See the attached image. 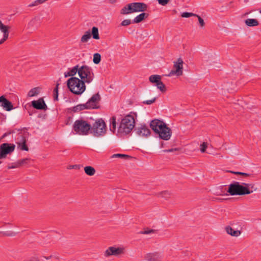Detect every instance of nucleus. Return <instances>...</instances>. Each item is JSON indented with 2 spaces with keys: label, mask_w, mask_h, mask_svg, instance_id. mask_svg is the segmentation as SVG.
Wrapping results in <instances>:
<instances>
[{
  "label": "nucleus",
  "mask_w": 261,
  "mask_h": 261,
  "mask_svg": "<svg viewBox=\"0 0 261 261\" xmlns=\"http://www.w3.org/2000/svg\"><path fill=\"white\" fill-rule=\"evenodd\" d=\"M176 150V149H170L164 150V152H172L174 150Z\"/></svg>",
  "instance_id": "48"
},
{
  "label": "nucleus",
  "mask_w": 261,
  "mask_h": 261,
  "mask_svg": "<svg viewBox=\"0 0 261 261\" xmlns=\"http://www.w3.org/2000/svg\"><path fill=\"white\" fill-rule=\"evenodd\" d=\"M19 167L18 165H17V162L13 163L11 164H9L8 166V169H14L16 168Z\"/></svg>",
  "instance_id": "42"
},
{
  "label": "nucleus",
  "mask_w": 261,
  "mask_h": 261,
  "mask_svg": "<svg viewBox=\"0 0 261 261\" xmlns=\"http://www.w3.org/2000/svg\"><path fill=\"white\" fill-rule=\"evenodd\" d=\"M16 233L13 231H6L4 233V234L7 236H14Z\"/></svg>",
  "instance_id": "46"
},
{
  "label": "nucleus",
  "mask_w": 261,
  "mask_h": 261,
  "mask_svg": "<svg viewBox=\"0 0 261 261\" xmlns=\"http://www.w3.org/2000/svg\"><path fill=\"white\" fill-rule=\"evenodd\" d=\"M146 14L145 13H142L137 16L133 20V23H139L142 21L145 18Z\"/></svg>",
  "instance_id": "29"
},
{
  "label": "nucleus",
  "mask_w": 261,
  "mask_h": 261,
  "mask_svg": "<svg viewBox=\"0 0 261 261\" xmlns=\"http://www.w3.org/2000/svg\"><path fill=\"white\" fill-rule=\"evenodd\" d=\"M165 125L166 123L158 119L152 120L150 124L151 128L156 134H157L159 130H161Z\"/></svg>",
  "instance_id": "12"
},
{
  "label": "nucleus",
  "mask_w": 261,
  "mask_h": 261,
  "mask_svg": "<svg viewBox=\"0 0 261 261\" xmlns=\"http://www.w3.org/2000/svg\"><path fill=\"white\" fill-rule=\"evenodd\" d=\"M134 13L132 3L126 5L121 10V13L122 14H128Z\"/></svg>",
  "instance_id": "21"
},
{
  "label": "nucleus",
  "mask_w": 261,
  "mask_h": 261,
  "mask_svg": "<svg viewBox=\"0 0 261 261\" xmlns=\"http://www.w3.org/2000/svg\"><path fill=\"white\" fill-rule=\"evenodd\" d=\"M157 134L159 135L160 138L164 140H168L171 138L172 132L171 130L166 124L161 130H159Z\"/></svg>",
  "instance_id": "11"
},
{
  "label": "nucleus",
  "mask_w": 261,
  "mask_h": 261,
  "mask_svg": "<svg viewBox=\"0 0 261 261\" xmlns=\"http://www.w3.org/2000/svg\"><path fill=\"white\" fill-rule=\"evenodd\" d=\"M226 232L233 237H239L241 234V231L238 230H235L230 226H227L225 227Z\"/></svg>",
  "instance_id": "19"
},
{
  "label": "nucleus",
  "mask_w": 261,
  "mask_h": 261,
  "mask_svg": "<svg viewBox=\"0 0 261 261\" xmlns=\"http://www.w3.org/2000/svg\"><path fill=\"white\" fill-rule=\"evenodd\" d=\"M76 167L75 165H71L69 167L68 169H73L75 167Z\"/></svg>",
  "instance_id": "52"
},
{
  "label": "nucleus",
  "mask_w": 261,
  "mask_h": 261,
  "mask_svg": "<svg viewBox=\"0 0 261 261\" xmlns=\"http://www.w3.org/2000/svg\"><path fill=\"white\" fill-rule=\"evenodd\" d=\"M29 261H38V259L36 257H32Z\"/></svg>",
  "instance_id": "49"
},
{
  "label": "nucleus",
  "mask_w": 261,
  "mask_h": 261,
  "mask_svg": "<svg viewBox=\"0 0 261 261\" xmlns=\"http://www.w3.org/2000/svg\"><path fill=\"white\" fill-rule=\"evenodd\" d=\"M91 38V34L89 31H87L81 37V41L83 43L87 42Z\"/></svg>",
  "instance_id": "30"
},
{
  "label": "nucleus",
  "mask_w": 261,
  "mask_h": 261,
  "mask_svg": "<svg viewBox=\"0 0 261 261\" xmlns=\"http://www.w3.org/2000/svg\"><path fill=\"white\" fill-rule=\"evenodd\" d=\"M0 107L7 111H10L13 109L12 103L7 100L4 96L0 97Z\"/></svg>",
  "instance_id": "13"
},
{
  "label": "nucleus",
  "mask_w": 261,
  "mask_h": 261,
  "mask_svg": "<svg viewBox=\"0 0 261 261\" xmlns=\"http://www.w3.org/2000/svg\"><path fill=\"white\" fill-rule=\"evenodd\" d=\"M158 1L159 4L161 5L166 6L169 2V0H158Z\"/></svg>",
  "instance_id": "45"
},
{
  "label": "nucleus",
  "mask_w": 261,
  "mask_h": 261,
  "mask_svg": "<svg viewBox=\"0 0 261 261\" xmlns=\"http://www.w3.org/2000/svg\"><path fill=\"white\" fill-rule=\"evenodd\" d=\"M107 133V125L102 119H98L91 125L90 134L95 137H101Z\"/></svg>",
  "instance_id": "5"
},
{
  "label": "nucleus",
  "mask_w": 261,
  "mask_h": 261,
  "mask_svg": "<svg viewBox=\"0 0 261 261\" xmlns=\"http://www.w3.org/2000/svg\"><path fill=\"white\" fill-rule=\"evenodd\" d=\"M92 37L95 39H99V33H98V29L97 28L95 27H93L92 28Z\"/></svg>",
  "instance_id": "31"
},
{
  "label": "nucleus",
  "mask_w": 261,
  "mask_h": 261,
  "mask_svg": "<svg viewBox=\"0 0 261 261\" xmlns=\"http://www.w3.org/2000/svg\"><path fill=\"white\" fill-rule=\"evenodd\" d=\"M249 185L248 184H240L239 182L234 181L229 185L227 192H228L231 195H242L249 194L252 192V191H250L246 187Z\"/></svg>",
  "instance_id": "2"
},
{
  "label": "nucleus",
  "mask_w": 261,
  "mask_h": 261,
  "mask_svg": "<svg viewBox=\"0 0 261 261\" xmlns=\"http://www.w3.org/2000/svg\"><path fill=\"white\" fill-rule=\"evenodd\" d=\"M68 74H69V72L68 71H67V72H65L64 73L65 77H68V76H71V75H68Z\"/></svg>",
  "instance_id": "50"
},
{
  "label": "nucleus",
  "mask_w": 261,
  "mask_h": 261,
  "mask_svg": "<svg viewBox=\"0 0 261 261\" xmlns=\"http://www.w3.org/2000/svg\"><path fill=\"white\" fill-rule=\"evenodd\" d=\"M181 16L182 17L189 18L191 16H197V14L190 12H184L181 14Z\"/></svg>",
  "instance_id": "37"
},
{
  "label": "nucleus",
  "mask_w": 261,
  "mask_h": 261,
  "mask_svg": "<svg viewBox=\"0 0 261 261\" xmlns=\"http://www.w3.org/2000/svg\"><path fill=\"white\" fill-rule=\"evenodd\" d=\"M232 173L236 174H239L243 176L244 178H247L248 177L251 176V174L244 173V172H232Z\"/></svg>",
  "instance_id": "38"
},
{
  "label": "nucleus",
  "mask_w": 261,
  "mask_h": 261,
  "mask_svg": "<svg viewBox=\"0 0 261 261\" xmlns=\"http://www.w3.org/2000/svg\"><path fill=\"white\" fill-rule=\"evenodd\" d=\"M51 257V256H50L49 257H46V258L47 259H48L50 258Z\"/></svg>",
  "instance_id": "55"
},
{
  "label": "nucleus",
  "mask_w": 261,
  "mask_h": 261,
  "mask_svg": "<svg viewBox=\"0 0 261 261\" xmlns=\"http://www.w3.org/2000/svg\"><path fill=\"white\" fill-rule=\"evenodd\" d=\"M111 4H114L116 2V0H109Z\"/></svg>",
  "instance_id": "54"
},
{
  "label": "nucleus",
  "mask_w": 261,
  "mask_h": 261,
  "mask_svg": "<svg viewBox=\"0 0 261 261\" xmlns=\"http://www.w3.org/2000/svg\"><path fill=\"white\" fill-rule=\"evenodd\" d=\"M58 86H59V84H57L56 88H55V89L54 90V99L56 100H58Z\"/></svg>",
  "instance_id": "40"
},
{
  "label": "nucleus",
  "mask_w": 261,
  "mask_h": 261,
  "mask_svg": "<svg viewBox=\"0 0 261 261\" xmlns=\"http://www.w3.org/2000/svg\"><path fill=\"white\" fill-rule=\"evenodd\" d=\"M110 130L115 133L116 131V119L113 117L110 119Z\"/></svg>",
  "instance_id": "23"
},
{
  "label": "nucleus",
  "mask_w": 261,
  "mask_h": 261,
  "mask_svg": "<svg viewBox=\"0 0 261 261\" xmlns=\"http://www.w3.org/2000/svg\"><path fill=\"white\" fill-rule=\"evenodd\" d=\"M100 96L98 93L94 94L86 103L88 109H96L98 108Z\"/></svg>",
  "instance_id": "10"
},
{
  "label": "nucleus",
  "mask_w": 261,
  "mask_h": 261,
  "mask_svg": "<svg viewBox=\"0 0 261 261\" xmlns=\"http://www.w3.org/2000/svg\"><path fill=\"white\" fill-rule=\"evenodd\" d=\"M112 158H120L124 159H127L130 158L129 156L124 154H120V153H117V154H114L111 156Z\"/></svg>",
  "instance_id": "35"
},
{
  "label": "nucleus",
  "mask_w": 261,
  "mask_h": 261,
  "mask_svg": "<svg viewBox=\"0 0 261 261\" xmlns=\"http://www.w3.org/2000/svg\"><path fill=\"white\" fill-rule=\"evenodd\" d=\"M195 16L198 18V21H199V23L200 26L201 27H203L205 24L203 19L202 18H201L199 16H198V15H197V16Z\"/></svg>",
  "instance_id": "44"
},
{
  "label": "nucleus",
  "mask_w": 261,
  "mask_h": 261,
  "mask_svg": "<svg viewBox=\"0 0 261 261\" xmlns=\"http://www.w3.org/2000/svg\"><path fill=\"white\" fill-rule=\"evenodd\" d=\"M10 27L9 25H5L0 20V30L3 33L4 36V39H7L9 37V30Z\"/></svg>",
  "instance_id": "18"
},
{
  "label": "nucleus",
  "mask_w": 261,
  "mask_h": 261,
  "mask_svg": "<svg viewBox=\"0 0 261 261\" xmlns=\"http://www.w3.org/2000/svg\"><path fill=\"white\" fill-rule=\"evenodd\" d=\"M40 91V88L39 87H35L31 89L28 93V96L29 97H34L37 96Z\"/></svg>",
  "instance_id": "25"
},
{
  "label": "nucleus",
  "mask_w": 261,
  "mask_h": 261,
  "mask_svg": "<svg viewBox=\"0 0 261 261\" xmlns=\"http://www.w3.org/2000/svg\"><path fill=\"white\" fill-rule=\"evenodd\" d=\"M134 13L132 3L126 5L121 10V13L122 14H128Z\"/></svg>",
  "instance_id": "20"
},
{
  "label": "nucleus",
  "mask_w": 261,
  "mask_h": 261,
  "mask_svg": "<svg viewBox=\"0 0 261 261\" xmlns=\"http://www.w3.org/2000/svg\"><path fill=\"white\" fill-rule=\"evenodd\" d=\"M134 12H142L146 10V6L142 3H132Z\"/></svg>",
  "instance_id": "17"
},
{
  "label": "nucleus",
  "mask_w": 261,
  "mask_h": 261,
  "mask_svg": "<svg viewBox=\"0 0 261 261\" xmlns=\"http://www.w3.org/2000/svg\"><path fill=\"white\" fill-rule=\"evenodd\" d=\"M15 145L13 144L3 143L0 145V159H5L8 154L13 152Z\"/></svg>",
  "instance_id": "9"
},
{
  "label": "nucleus",
  "mask_w": 261,
  "mask_h": 261,
  "mask_svg": "<svg viewBox=\"0 0 261 261\" xmlns=\"http://www.w3.org/2000/svg\"><path fill=\"white\" fill-rule=\"evenodd\" d=\"M136 132L137 135L140 137H147L150 134V129L145 125H141L140 126L137 127Z\"/></svg>",
  "instance_id": "14"
},
{
  "label": "nucleus",
  "mask_w": 261,
  "mask_h": 261,
  "mask_svg": "<svg viewBox=\"0 0 261 261\" xmlns=\"http://www.w3.org/2000/svg\"><path fill=\"white\" fill-rule=\"evenodd\" d=\"M155 99L156 98L154 97L150 100H144L143 101V103L145 105H149L153 103L155 101Z\"/></svg>",
  "instance_id": "43"
},
{
  "label": "nucleus",
  "mask_w": 261,
  "mask_h": 261,
  "mask_svg": "<svg viewBox=\"0 0 261 261\" xmlns=\"http://www.w3.org/2000/svg\"><path fill=\"white\" fill-rule=\"evenodd\" d=\"M210 146L209 143L206 142H203L200 145V150L201 152H205L206 149L207 148Z\"/></svg>",
  "instance_id": "33"
},
{
  "label": "nucleus",
  "mask_w": 261,
  "mask_h": 261,
  "mask_svg": "<svg viewBox=\"0 0 261 261\" xmlns=\"http://www.w3.org/2000/svg\"><path fill=\"white\" fill-rule=\"evenodd\" d=\"M259 13H261V10L259 11Z\"/></svg>",
  "instance_id": "56"
},
{
  "label": "nucleus",
  "mask_w": 261,
  "mask_h": 261,
  "mask_svg": "<svg viewBox=\"0 0 261 261\" xmlns=\"http://www.w3.org/2000/svg\"><path fill=\"white\" fill-rule=\"evenodd\" d=\"M18 148L21 150H28V148L25 145V140L24 138L21 137V140L17 143Z\"/></svg>",
  "instance_id": "24"
},
{
  "label": "nucleus",
  "mask_w": 261,
  "mask_h": 261,
  "mask_svg": "<svg viewBox=\"0 0 261 261\" xmlns=\"http://www.w3.org/2000/svg\"><path fill=\"white\" fill-rule=\"evenodd\" d=\"M79 66L76 65L74 67H73L72 69H69L68 72H69V74L71 76H73L76 74V73L77 72L79 73Z\"/></svg>",
  "instance_id": "32"
},
{
  "label": "nucleus",
  "mask_w": 261,
  "mask_h": 261,
  "mask_svg": "<svg viewBox=\"0 0 261 261\" xmlns=\"http://www.w3.org/2000/svg\"><path fill=\"white\" fill-rule=\"evenodd\" d=\"M162 197L167 198L169 195V193L167 192L164 191L162 193Z\"/></svg>",
  "instance_id": "47"
},
{
  "label": "nucleus",
  "mask_w": 261,
  "mask_h": 261,
  "mask_svg": "<svg viewBox=\"0 0 261 261\" xmlns=\"http://www.w3.org/2000/svg\"><path fill=\"white\" fill-rule=\"evenodd\" d=\"M32 106L38 110H46L47 106L42 98L32 101Z\"/></svg>",
  "instance_id": "15"
},
{
  "label": "nucleus",
  "mask_w": 261,
  "mask_h": 261,
  "mask_svg": "<svg viewBox=\"0 0 261 261\" xmlns=\"http://www.w3.org/2000/svg\"><path fill=\"white\" fill-rule=\"evenodd\" d=\"M125 248L123 246H111L109 247L104 252L106 257H109L112 255L119 256L125 253Z\"/></svg>",
  "instance_id": "8"
},
{
  "label": "nucleus",
  "mask_w": 261,
  "mask_h": 261,
  "mask_svg": "<svg viewBox=\"0 0 261 261\" xmlns=\"http://www.w3.org/2000/svg\"><path fill=\"white\" fill-rule=\"evenodd\" d=\"M149 81L155 85L161 80V76L159 75L154 74L150 76L149 78Z\"/></svg>",
  "instance_id": "27"
},
{
  "label": "nucleus",
  "mask_w": 261,
  "mask_h": 261,
  "mask_svg": "<svg viewBox=\"0 0 261 261\" xmlns=\"http://www.w3.org/2000/svg\"><path fill=\"white\" fill-rule=\"evenodd\" d=\"M91 124L84 119L76 120L73 125V130L79 135H88L90 134Z\"/></svg>",
  "instance_id": "4"
},
{
  "label": "nucleus",
  "mask_w": 261,
  "mask_h": 261,
  "mask_svg": "<svg viewBox=\"0 0 261 261\" xmlns=\"http://www.w3.org/2000/svg\"><path fill=\"white\" fill-rule=\"evenodd\" d=\"M245 22L249 27H255L258 25V22L255 19L248 18L245 20Z\"/></svg>",
  "instance_id": "26"
},
{
  "label": "nucleus",
  "mask_w": 261,
  "mask_h": 261,
  "mask_svg": "<svg viewBox=\"0 0 261 261\" xmlns=\"http://www.w3.org/2000/svg\"><path fill=\"white\" fill-rule=\"evenodd\" d=\"M28 159H23L20 160L18 161L17 165H18L19 167L22 166L23 165L26 164L28 163Z\"/></svg>",
  "instance_id": "39"
},
{
  "label": "nucleus",
  "mask_w": 261,
  "mask_h": 261,
  "mask_svg": "<svg viewBox=\"0 0 261 261\" xmlns=\"http://www.w3.org/2000/svg\"><path fill=\"white\" fill-rule=\"evenodd\" d=\"M162 256V255L158 252L148 253L145 255V259L147 261H158Z\"/></svg>",
  "instance_id": "16"
},
{
  "label": "nucleus",
  "mask_w": 261,
  "mask_h": 261,
  "mask_svg": "<svg viewBox=\"0 0 261 261\" xmlns=\"http://www.w3.org/2000/svg\"><path fill=\"white\" fill-rule=\"evenodd\" d=\"M67 86L70 91L76 95L82 94L86 89L85 82L75 77H72L67 81Z\"/></svg>",
  "instance_id": "3"
},
{
  "label": "nucleus",
  "mask_w": 261,
  "mask_h": 261,
  "mask_svg": "<svg viewBox=\"0 0 261 261\" xmlns=\"http://www.w3.org/2000/svg\"><path fill=\"white\" fill-rule=\"evenodd\" d=\"M183 64L184 62L181 58H178L176 61L173 62V70H172L167 76H172L173 75L180 76L183 73Z\"/></svg>",
  "instance_id": "7"
},
{
  "label": "nucleus",
  "mask_w": 261,
  "mask_h": 261,
  "mask_svg": "<svg viewBox=\"0 0 261 261\" xmlns=\"http://www.w3.org/2000/svg\"><path fill=\"white\" fill-rule=\"evenodd\" d=\"M152 230H149V231H145L143 233H145V234H148V233H150L151 232H152Z\"/></svg>",
  "instance_id": "53"
},
{
  "label": "nucleus",
  "mask_w": 261,
  "mask_h": 261,
  "mask_svg": "<svg viewBox=\"0 0 261 261\" xmlns=\"http://www.w3.org/2000/svg\"><path fill=\"white\" fill-rule=\"evenodd\" d=\"M6 39H4V36L3 35V38L0 40V44L3 43Z\"/></svg>",
  "instance_id": "51"
},
{
  "label": "nucleus",
  "mask_w": 261,
  "mask_h": 261,
  "mask_svg": "<svg viewBox=\"0 0 261 261\" xmlns=\"http://www.w3.org/2000/svg\"><path fill=\"white\" fill-rule=\"evenodd\" d=\"M135 125V115L130 113L124 116L121 120L117 130V135H126L130 133Z\"/></svg>",
  "instance_id": "1"
},
{
  "label": "nucleus",
  "mask_w": 261,
  "mask_h": 261,
  "mask_svg": "<svg viewBox=\"0 0 261 261\" xmlns=\"http://www.w3.org/2000/svg\"><path fill=\"white\" fill-rule=\"evenodd\" d=\"M131 23L132 21L130 19H125L121 22V25L122 26H127L129 25Z\"/></svg>",
  "instance_id": "41"
},
{
  "label": "nucleus",
  "mask_w": 261,
  "mask_h": 261,
  "mask_svg": "<svg viewBox=\"0 0 261 261\" xmlns=\"http://www.w3.org/2000/svg\"><path fill=\"white\" fill-rule=\"evenodd\" d=\"M88 109L86 103L79 104L71 108V110L74 112H79L81 111Z\"/></svg>",
  "instance_id": "22"
},
{
  "label": "nucleus",
  "mask_w": 261,
  "mask_h": 261,
  "mask_svg": "<svg viewBox=\"0 0 261 261\" xmlns=\"http://www.w3.org/2000/svg\"><path fill=\"white\" fill-rule=\"evenodd\" d=\"M100 60H101L100 55L98 53L94 54L93 55V62L95 64H97L99 63V62H100Z\"/></svg>",
  "instance_id": "34"
},
{
  "label": "nucleus",
  "mask_w": 261,
  "mask_h": 261,
  "mask_svg": "<svg viewBox=\"0 0 261 261\" xmlns=\"http://www.w3.org/2000/svg\"><path fill=\"white\" fill-rule=\"evenodd\" d=\"M155 86L157 87L158 89H159L161 91L164 92L166 90L165 86L161 81V80Z\"/></svg>",
  "instance_id": "36"
},
{
  "label": "nucleus",
  "mask_w": 261,
  "mask_h": 261,
  "mask_svg": "<svg viewBox=\"0 0 261 261\" xmlns=\"http://www.w3.org/2000/svg\"><path fill=\"white\" fill-rule=\"evenodd\" d=\"M85 172L89 176H92L95 173V170L91 166H86L84 168Z\"/></svg>",
  "instance_id": "28"
},
{
  "label": "nucleus",
  "mask_w": 261,
  "mask_h": 261,
  "mask_svg": "<svg viewBox=\"0 0 261 261\" xmlns=\"http://www.w3.org/2000/svg\"><path fill=\"white\" fill-rule=\"evenodd\" d=\"M79 75L81 81L85 83L89 84L93 80L94 74L92 69L86 65L79 66Z\"/></svg>",
  "instance_id": "6"
}]
</instances>
